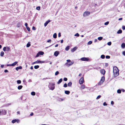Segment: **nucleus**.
<instances>
[{"mask_svg":"<svg viewBox=\"0 0 125 125\" xmlns=\"http://www.w3.org/2000/svg\"><path fill=\"white\" fill-rule=\"evenodd\" d=\"M49 85L48 86V87L50 89L52 90H53L55 88V84L54 83H49Z\"/></svg>","mask_w":125,"mask_h":125,"instance_id":"f257e3e1","label":"nucleus"},{"mask_svg":"<svg viewBox=\"0 0 125 125\" xmlns=\"http://www.w3.org/2000/svg\"><path fill=\"white\" fill-rule=\"evenodd\" d=\"M66 61L67 62H66L65 64L68 66H69L72 65L74 63L73 62H71L70 60H67Z\"/></svg>","mask_w":125,"mask_h":125,"instance_id":"f03ea898","label":"nucleus"},{"mask_svg":"<svg viewBox=\"0 0 125 125\" xmlns=\"http://www.w3.org/2000/svg\"><path fill=\"white\" fill-rule=\"evenodd\" d=\"M104 76H102L101 78L100 81L98 83V85H100L102 84L104 82Z\"/></svg>","mask_w":125,"mask_h":125,"instance_id":"7ed1b4c3","label":"nucleus"},{"mask_svg":"<svg viewBox=\"0 0 125 125\" xmlns=\"http://www.w3.org/2000/svg\"><path fill=\"white\" fill-rule=\"evenodd\" d=\"M10 48L9 47L6 46L4 47L3 48V50L4 51H10Z\"/></svg>","mask_w":125,"mask_h":125,"instance_id":"20e7f679","label":"nucleus"},{"mask_svg":"<svg viewBox=\"0 0 125 125\" xmlns=\"http://www.w3.org/2000/svg\"><path fill=\"white\" fill-rule=\"evenodd\" d=\"M90 14V12L89 11H85L83 13V16L84 17H85L89 15Z\"/></svg>","mask_w":125,"mask_h":125,"instance_id":"39448f33","label":"nucleus"},{"mask_svg":"<svg viewBox=\"0 0 125 125\" xmlns=\"http://www.w3.org/2000/svg\"><path fill=\"white\" fill-rule=\"evenodd\" d=\"M113 72L114 73V76L115 77H116L119 74L118 72L116 71V70H113Z\"/></svg>","mask_w":125,"mask_h":125,"instance_id":"423d86ee","label":"nucleus"},{"mask_svg":"<svg viewBox=\"0 0 125 125\" xmlns=\"http://www.w3.org/2000/svg\"><path fill=\"white\" fill-rule=\"evenodd\" d=\"M81 60L82 61H88L89 60L88 58L85 57L82 58Z\"/></svg>","mask_w":125,"mask_h":125,"instance_id":"0eeeda50","label":"nucleus"},{"mask_svg":"<svg viewBox=\"0 0 125 125\" xmlns=\"http://www.w3.org/2000/svg\"><path fill=\"white\" fill-rule=\"evenodd\" d=\"M84 81V80L83 77H81L79 80V83L80 84H82Z\"/></svg>","mask_w":125,"mask_h":125,"instance_id":"6e6552de","label":"nucleus"},{"mask_svg":"<svg viewBox=\"0 0 125 125\" xmlns=\"http://www.w3.org/2000/svg\"><path fill=\"white\" fill-rule=\"evenodd\" d=\"M19 122V120L18 119H14L11 122L13 123H14L16 122L18 123Z\"/></svg>","mask_w":125,"mask_h":125,"instance_id":"1a4fd4ad","label":"nucleus"},{"mask_svg":"<svg viewBox=\"0 0 125 125\" xmlns=\"http://www.w3.org/2000/svg\"><path fill=\"white\" fill-rule=\"evenodd\" d=\"M44 61H41L39 60H37L35 61V62L36 63H44Z\"/></svg>","mask_w":125,"mask_h":125,"instance_id":"9d476101","label":"nucleus"},{"mask_svg":"<svg viewBox=\"0 0 125 125\" xmlns=\"http://www.w3.org/2000/svg\"><path fill=\"white\" fill-rule=\"evenodd\" d=\"M100 72L101 73L103 74V75H104L105 73V71L104 69H102L100 70Z\"/></svg>","mask_w":125,"mask_h":125,"instance_id":"9b49d317","label":"nucleus"},{"mask_svg":"<svg viewBox=\"0 0 125 125\" xmlns=\"http://www.w3.org/2000/svg\"><path fill=\"white\" fill-rule=\"evenodd\" d=\"M6 113V111L5 110H3L1 111V115H5Z\"/></svg>","mask_w":125,"mask_h":125,"instance_id":"f8f14e48","label":"nucleus"},{"mask_svg":"<svg viewBox=\"0 0 125 125\" xmlns=\"http://www.w3.org/2000/svg\"><path fill=\"white\" fill-rule=\"evenodd\" d=\"M59 54V52L58 51H56L54 52V55L55 56H57Z\"/></svg>","mask_w":125,"mask_h":125,"instance_id":"ddd939ff","label":"nucleus"},{"mask_svg":"<svg viewBox=\"0 0 125 125\" xmlns=\"http://www.w3.org/2000/svg\"><path fill=\"white\" fill-rule=\"evenodd\" d=\"M51 21V20H50L47 21L44 23V26L46 27L47 26L48 23Z\"/></svg>","mask_w":125,"mask_h":125,"instance_id":"4468645a","label":"nucleus"},{"mask_svg":"<svg viewBox=\"0 0 125 125\" xmlns=\"http://www.w3.org/2000/svg\"><path fill=\"white\" fill-rule=\"evenodd\" d=\"M77 48L76 47H74L72 49L71 51L72 52H73L75 51L77 49Z\"/></svg>","mask_w":125,"mask_h":125,"instance_id":"2eb2a0df","label":"nucleus"},{"mask_svg":"<svg viewBox=\"0 0 125 125\" xmlns=\"http://www.w3.org/2000/svg\"><path fill=\"white\" fill-rule=\"evenodd\" d=\"M22 68L21 66H19V67H16V70L18 71V70L19 69H22Z\"/></svg>","mask_w":125,"mask_h":125,"instance_id":"dca6fc26","label":"nucleus"},{"mask_svg":"<svg viewBox=\"0 0 125 125\" xmlns=\"http://www.w3.org/2000/svg\"><path fill=\"white\" fill-rule=\"evenodd\" d=\"M121 47L122 48H124L125 47V43H122L121 44Z\"/></svg>","mask_w":125,"mask_h":125,"instance_id":"f3484780","label":"nucleus"},{"mask_svg":"<svg viewBox=\"0 0 125 125\" xmlns=\"http://www.w3.org/2000/svg\"><path fill=\"white\" fill-rule=\"evenodd\" d=\"M62 78H61L60 79V80H59L58 82H57V83L58 84H60L62 82Z\"/></svg>","mask_w":125,"mask_h":125,"instance_id":"a211bd4d","label":"nucleus"},{"mask_svg":"<svg viewBox=\"0 0 125 125\" xmlns=\"http://www.w3.org/2000/svg\"><path fill=\"white\" fill-rule=\"evenodd\" d=\"M122 31L121 30L119 29L117 31V33L118 34H121L122 33Z\"/></svg>","mask_w":125,"mask_h":125,"instance_id":"6ab92c4d","label":"nucleus"},{"mask_svg":"<svg viewBox=\"0 0 125 125\" xmlns=\"http://www.w3.org/2000/svg\"><path fill=\"white\" fill-rule=\"evenodd\" d=\"M70 92V91H69L66 90L65 91V93L67 94H69Z\"/></svg>","mask_w":125,"mask_h":125,"instance_id":"aec40b11","label":"nucleus"},{"mask_svg":"<svg viewBox=\"0 0 125 125\" xmlns=\"http://www.w3.org/2000/svg\"><path fill=\"white\" fill-rule=\"evenodd\" d=\"M57 34L56 33H55L53 35V37L54 38H56L57 37Z\"/></svg>","mask_w":125,"mask_h":125,"instance_id":"412c9836","label":"nucleus"},{"mask_svg":"<svg viewBox=\"0 0 125 125\" xmlns=\"http://www.w3.org/2000/svg\"><path fill=\"white\" fill-rule=\"evenodd\" d=\"M31 46L30 42H29L26 45V47H29Z\"/></svg>","mask_w":125,"mask_h":125,"instance_id":"4be33fe9","label":"nucleus"},{"mask_svg":"<svg viewBox=\"0 0 125 125\" xmlns=\"http://www.w3.org/2000/svg\"><path fill=\"white\" fill-rule=\"evenodd\" d=\"M72 84V83L71 82H70L69 83L67 84V85H68V86L71 87V86Z\"/></svg>","mask_w":125,"mask_h":125,"instance_id":"5701e85b","label":"nucleus"},{"mask_svg":"<svg viewBox=\"0 0 125 125\" xmlns=\"http://www.w3.org/2000/svg\"><path fill=\"white\" fill-rule=\"evenodd\" d=\"M23 87V86L21 85H20L18 86V89L19 90H20Z\"/></svg>","mask_w":125,"mask_h":125,"instance_id":"b1692460","label":"nucleus"},{"mask_svg":"<svg viewBox=\"0 0 125 125\" xmlns=\"http://www.w3.org/2000/svg\"><path fill=\"white\" fill-rule=\"evenodd\" d=\"M39 52V54L40 55H43L44 54V52H43L41 51H40V52Z\"/></svg>","mask_w":125,"mask_h":125,"instance_id":"393cba45","label":"nucleus"},{"mask_svg":"<svg viewBox=\"0 0 125 125\" xmlns=\"http://www.w3.org/2000/svg\"><path fill=\"white\" fill-rule=\"evenodd\" d=\"M18 63V62H15L13 63L12 64V66H14L16 65L17 63Z\"/></svg>","mask_w":125,"mask_h":125,"instance_id":"a878e982","label":"nucleus"},{"mask_svg":"<svg viewBox=\"0 0 125 125\" xmlns=\"http://www.w3.org/2000/svg\"><path fill=\"white\" fill-rule=\"evenodd\" d=\"M4 54V52L3 51H2L0 52V56H1L2 57L3 56Z\"/></svg>","mask_w":125,"mask_h":125,"instance_id":"bb28decb","label":"nucleus"},{"mask_svg":"<svg viewBox=\"0 0 125 125\" xmlns=\"http://www.w3.org/2000/svg\"><path fill=\"white\" fill-rule=\"evenodd\" d=\"M39 67V65H35L34 66V68L35 69H38Z\"/></svg>","mask_w":125,"mask_h":125,"instance_id":"cd10ccee","label":"nucleus"},{"mask_svg":"<svg viewBox=\"0 0 125 125\" xmlns=\"http://www.w3.org/2000/svg\"><path fill=\"white\" fill-rule=\"evenodd\" d=\"M69 46H67L65 48V50L66 51H68L69 49Z\"/></svg>","mask_w":125,"mask_h":125,"instance_id":"c85d7f7f","label":"nucleus"},{"mask_svg":"<svg viewBox=\"0 0 125 125\" xmlns=\"http://www.w3.org/2000/svg\"><path fill=\"white\" fill-rule=\"evenodd\" d=\"M31 94L32 95L34 96L35 95V93L34 92H32L31 93Z\"/></svg>","mask_w":125,"mask_h":125,"instance_id":"c756f323","label":"nucleus"},{"mask_svg":"<svg viewBox=\"0 0 125 125\" xmlns=\"http://www.w3.org/2000/svg\"><path fill=\"white\" fill-rule=\"evenodd\" d=\"M121 91L120 89H118L117 91V92L118 94H120L121 93Z\"/></svg>","mask_w":125,"mask_h":125,"instance_id":"7c9ffc66","label":"nucleus"},{"mask_svg":"<svg viewBox=\"0 0 125 125\" xmlns=\"http://www.w3.org/2000/svg\"><path fill=\"white\" fill-rule=\"evenodd\" d=\"M103 38L102 37H99L98 38V39L99 40H102Z\"/></svg>","mask_w":125,"mask_h":125,"instance_id":"2f4dec72","label":"nucleus"},{"mask_svg":"<svg viewBox=\"0 0 125 125\" xmlns=\"http://www.w3.org/2000/svg\"><path fill=\"white\" fill-rule=\"evenodd\" d=\"M105 57V56L104 55H102L101 56V58L102 59H104V58Z\"/></svg>","mask_w":125,"mask_h":125,"instance_id":"473e14b6","label":"nucleus"},{"mask_svg":"<svg viewBox=\"0 0 125 125\" xmlns=\"http://www.w3.org/2000/svg\"><path fill=\"white\" fill-rule=\"evenodd\" d=\"M85 86L84 85H82L81 86V88L84 89L85 88Z\"/></svg>","mask_w":125,"mask_h":125,"instance_id":"72a5a7b5","label":"nucleus"},{"mask_svg":"<svg viewBox=\"0 0 125 125\" xmlns=\"http://www.w3.org/2000/svg\"><path fill=\"white\" fill-rule=\"evenodd\" d=\"M92 42L91 41H89V42H88L87 44L88 45H90L91 44H92Z\"/></svg>","mask_w":125,"mask_h":125,"instance_id":"f704fd0d","label":"nucleus"},{"mask_svg":"<svg viewBox=\"0 0 125 125\" xmlns=\"http://www.w3.org/2000/svg\"><path fill=\"white\" fill-rule=\"evenodd\" d=\"M59 73V72L58 71H57L55 73V75L56 76Z\"/></svg>","mask_w":125,"mask_h":125,"instance_id":"c9c22d12","label":"nucleus"},{"mask_svg":"<svg viewBox=\"0 0 125 125\" xmlns=\"http://www.w3.org/2000/svg\"><path fill=\"white\" fill-rule=\"evenodd\" d=\"M17 83H18V84H20L21 83V81L20 80H18L17 81Z\"/></svg>","mask_w":125,"mask_h":125,"instance_id":"e433bc0d","label":"nucleus"},{"mask_svg":"<svg viewBox=\"0 0 125 125\" xmlns=\"http://www.w3.org/2000/svg\"><path fill=\"white\" fill-rule=\"evenodd\" d=\"M26 28L28 31H30V29L29 27L28 26V27H26Z\"/></svg>","mask_w":125,"mask_h":125,"instance_id":"4c0bfd02","label":"nucleus"},{"mask_svg":"<svg viewBox=\"0 0 125 125\" xmlns=\"http://www.w3.org/2000/svg\"><path fill=\"white\" fill-rule=\"evenodd\" d=\"M111 43H112L111 42H108L107 44L109 46H110L111 45Z\"/></svg>","mask_w":125,"mask_h":125,"instance_id":"58836bf2","label":"nucleus"},{"mask_svg":"<svg viewBox=\"0 0 125 125\" xmlns=\"http://www.w3.org/2000/svg\"><path fill=\"white\" fill-rule=\"evenodd\" d=\"M79 34H78V33H77L76 34H75V36H76L77 37H79Z\"/></svg>","mask_w":125,"mask_h":125,"instance_id":"ea45409f","label":"nucleus"},{"mask_svg":"<svg viewBox=\"0 0 125 125\" xmlns=\"http://www.w3.org/2000/svg\"><path fill=\"white\" fill-rule=\"evenodd\" d=\"M110 56L109 55H106L105 56L106 58L107 59H109L110 58Z\"/></svg>","mask_w":125,"mask_h":125,"instance_id":"a19ab883","label":"nucleus"},{"mask_svg":"<svg viewBox=\"0 0 125 125\" xmlns=\"http://www.w3.org/2000/svg\"><path fill=\"white\" fill-rule=\"evenodd\" d=\"M101 96L100 95H99L98 96H97V98H96V99H99V98H101Z\"/></svg>","mask_w":125,"mask_h":125,"instance_id":"79ce46f5","label":"nucleus"},{"mask_svg":"<svg viewBox=\"0 0 125 125\" xmlns=\"http://www.w3.org/2000/svg\"><path fill=\"white\" fill-rule=\"evenodd\" d=\"M67 85L66 83H65L63 85V86L64 87H67Z\"/></svg>","mask_w":125,"mask_h":125,"instance_id":"37998d69","label":"nucleus"},{"mask_svg":"<svg viewBox=\"0 0 125 125\" xmlns=\"http://www.w3.org/2000/svg\"><path fill=\"white\" fill-rule=\"evenodd\" d=\"M40 9V6H38L36 8V10H39Z\"/></svg>","mask_w":125,"mask_h":125,"instance_id":"c03bdc74","label":"nucleus"},{"mask_svg":"<svg viewBox=\"0 0 125 125\" xmlns=\"http://www.w3.org/2000/svg\"><path fill=\"white\" fill-rule=\"evenodd\" d=\"M109 23V21H107L106 22H105L104 23V24L105 25H108Z\"/></svg>","mask_w":125,"mask_h":125,"instance_id":"a18cd8bd","label":"nucleus"},{"mask_svg":"<svg viewBox=\"0 0 125 125\" xmlns=\"http://www.w3.org/2000/svg\"><path fill=\"white\" fill-rule=\"evenodd\" d=\"M40 55L39 54V52H38L37 54H36V56L35 57H38L39 55Z\"/></svg>","mask_w":125,"mask_h":125,"instance_id":"49530a36","label":"nucleus"},{"mask_svg":"<svg viewBox=\"0 0 125 125\" xmlns=\"http://www.w3.org/2000/svg\"><path fill=\"white\" fill-rule=\"evenodd\" d=\"M63 80L64 81H66L67 80V78L65 77L63 78Z\"/></svg>","mask_w":125,"mask_h":125,"instance_id":"de8ad7c7","label":"nucleus"},{"mask_svg":"<svg viewBox=\"0 0 125 125\" xmlns=\"http://www.w3.org/2000/svg\"><path fill=\"white\" fill-rule=\"evenodd\" d=\"M103 105L104 106H106L107 105V104L105 102H104L103 103Z\"/></svg>","mask_w":125,"mask_h":125,"instance_id":"09e8293b","label":"nucleus"},{"mask_svg":"<svg viewBox=\"0 0 125 125\" xmlns=\"http://www.w3.org/2000/svg\"><path fill=\"white\" fill-rule=\"evenodd\" d=\"M61 36V33L60 32H59L58 33V36L59 37H60Z\"/></svg>","mask_w":125,"mask_h":125,"instance_id":"8fccbe9b","label":"nucleus"},{"mask_svg":"<svg viewBox=\"0 0 125 125\" xmlns=\"http://www.w3.org/2000/svg\"><path fill=\"white\" fill-rule=\"evenodd\" d=\"M122 29L123 30H125V26H122Z\"/></svg>","mask_w":125,"mask_h":125,"instance_id":"3c124183","label":"nucleus"},{"mask_svg":"<svg viewBox=\"0 0 125 125\" xmlns=\"http://www.w3.org/2000/svg\"><path fill=\"white\" fill-rule=\"evenodd\" d=\"M51 40H50V39H49V40H48L47 41V42H51Z\"/></svg>","mask_w":125,"mask_h":125,"instance_id":"603ef678","label":"nucleus"},{"mask_svg":"<svg viewBox=\"0 0 125 125\" xmlns=\"http://www.w3.org/2000/svg\"><path fill=\"white\" fill-rule=\"evenodd\" d=\"M122 54L124 56H125V51H123L122 52Z\"/></svg>","mask_w":125,"mask_h":125,"instance_id":"864d4df0","label":"nucleus"},{"mask_svg":"<svg viewBox=\"0 0 125 125\" xmlns=\"http://www.w3.org/2000/svg\"><path fill=\"white\" fill-rule=\"evenodd\" d=\"M50 79V78H48L46 77V78H43L42 79V80H45L47 79Z\"/></svg>","mask_w":125,"mask_h":125,"instance_id":"5fc2aeb1","label":"nucleus"},{"mask_svg":"<svg viewBox=\"0 0 125 125\" xmlns=\"http://www.w3.org/2000/svg\"><path fill=\"white\" fill-rule=\"evenodd\" d=\"M32 29L33 30H36L35 27L34 26L32 27Z\"/></svg>","mask_w":125,"mask_h":125,"instance_id":"6e6d98bb","label":"nucleus"},{"mask_svg":"<svg viewBox=\"0 0 125 125\" xmlns=\"http://www.w3.org/2000/svg\"><path fill=\"white\" fill-rule=\"evenodd\" d=\"M114 104V102L113 101H112L111 102V104H112V105H113Z\"/></svg>","mask_w":125,"mask_h":125,"instance_id":"4d7b16f0","label":"nucleus"},{"mask_svg":"<svg viewBox=\"0 0 125 125\" xmlns=\"http://www.w3.org/2000/svg\"><path fill=\"white\" fill-rule=\"evenodd\" d=\"M108 63H105V66L106 67L108 66Z\"/></svg>","mask_w":125,"mask_h":125,"instance_id":"13d9d810","label":"nucleus"},{"mask_svg":"<svg viewBox=\"0 0 125 125\" xmlns=\"http://www.w3.org/2000/svg\"><path fill=\"white\" fill-rule=\"evenodd\" d=\"M4 72L5 73H7L8 72V71L7 70H5L4 71Z\"/></svg>","mask_w":125,"mask_h":125,"instance_id":"bf43d9fd","label":"nucleus"},{"mask_svg":"<svg viewBox=\"0 0 125 125\" xmlns=\"http://www.w3.org/2000/svg\"><path fill=\"white\" fill-rule=\"evenodd\" d=\"M25 25L26 26V27H28V24L27 23H25Z\"/></svg>","mask_w":125,"mask_h":125,"instance_id":"052dcab7","label":"nucleus"},{"mask_svg":"<svg viewBox=\"0 0 125 125\" xmlns=\"http://www.w3.org/2000/svg\"><path fill=\"white\" fill-rule=\"evenodd\" d=\"M53 45V44H52V45L50 46H48V47H46V48H45L46 49H47L48 48V47H50L52 45Z\"/></svg>","mask_w":125,"mask_h":125,"instance_id":"680f3d73","label":"nucleus"},{"mask_svg":"<svg viewBox=\"0 0 125 125\" xmlns=\"http://www.w3.org/2000/svg\"><path fill=\"white\" fill-rule=\"evenodd\" d=\"M33 115V113L32 112H31V113L30 114V115L31 116H32Z\"/></svg>","mask_w":125,"mask_h":125,"instance_id":"e2e57ef3","label":"nucleus"},{"mask_svg":"<svg viewBox=\"0 0 125 125\" xmlns=\"http://www.w3.org/2000/svg\"><path fill=\"white\" fill-rule=\"evenodd\" d=\"M4 65H1L0 67L1 68H3L4 67Z\"/></svg>","mask_w":125,"mask_h":125,"instance_id":"0e129e2a","label":"nucleus"},{"mask_svg":"<svg viewBox=\"0 0 125 125\" xmlns=\"http://www.w3.org/2000/svg\"><path fill=\"white\" fill-rule=\"evenodd\" d=\"M7 66H12V64H8L7 65Z\"/></svg>","mask_w":125,"mask_h":125,"instance_id":"69168bd1","label":"nucleus"},{"mask_svg":"<svg viewBox=\"0 0 125 125\" xmlns=\"http://www.w3.org/2000/svg\"><path fill=\"white\" fill-rule=\"evenodd\" d=\"M122 19H123L122 18H119L118 19V20L119 21H120V20H122Z\"/></svg>","mask_w":125,"mask_h":125,"instance_id":"338daca9","label":"nucleus"},{"mask_svg":"<svg viewBox=\"0 0 125 125\" xmlns=\"http://www.w3.org/2000/svg\"><path fill=\"white\" fill-rule=\"evenodd\" d=\"M97 41V39H95L94 40V42H96Z\"/></svg>","mask_w":125,"mask_h":125,"instance_id":"774afa93","label":"nucleus"}]
</instances>
